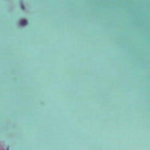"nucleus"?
<instances>
[{
  "label": "nucleus",
  "instance_id": "obj_2",
  "mask_svg": "<svg viewBox=\"0 0 150 150\" xmlns=\"http://www.w3.org/2000/svg\"><path fill=\"white\" fill-rule=\"evenodd\" d=\"M7 150H8V149H7Z\"/></svg>",
  "mask_w": 150,
  "mask_h": 150
},
{
  "label": "nucleus",
  "instance_id": "obj_1",
  "mask_svg": "<svg viewBox=\"0 0 150 150\" xmlns=\"http://www.w3.org/2000/svg\"><path fill=\"white\" fill-rule=\"evenodd\" d=\"M27 23V21L25 20H23L20 21V24L22 25H26Z\"/></svg>",
  "mask_w": 150,
  "mask_h": 150
}]
</instances>
